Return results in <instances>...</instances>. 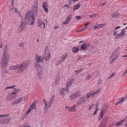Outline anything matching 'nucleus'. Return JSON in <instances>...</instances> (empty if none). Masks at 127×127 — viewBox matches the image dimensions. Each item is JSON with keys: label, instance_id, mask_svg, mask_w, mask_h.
I'll return each instance as SVG.
<instances>
[{"label": "nucleus", "instance_id": "obj_1", "mask_svg": "<svg viewBox=\"0 0 127 127\" xmlns=\"http://www.w3.org/2000/svg\"><path fill=\"white\" fill-rule=\"evenodd\" d=\"M18 70L17 71L18 73L23 72L26 70V68L29 66V62L27 61H25L20 64H18Z\"/></svg>", "mask_w": 127, "mask_h": 127}, {"label": "nucleus", "instance_id": "obj_2", "mask_svg": "<svg viewBox=\"0 0 127 127\" xmlns=\"http://www.w3.org/2000/svg\"><path fill=\"white\" fill-rule=\"evenodd\" d=\"M25 19H26L29 23L30 25H33L34 22V18L33 16H32L30 12H28L26 14Z\"/></svg>", "mask_w": 127, "mask_h": 127}, {"label": "nucleus", "instance_id": "obj_3", "mask_svg": "<svg viewBox=\"0 0 127 127\" xmlns=\"http://www.w3.org/2000/svg\"><path fill=\"white\" fill-rule=\"evenodd\" d=\"M119 56V53L117 51H113L112 54V55L110 57L111 59L110 64H111L112 62L115 59H117Z\"/></svg>", "mask_w": 127, "mask_h": 127}, {"label": "nucleus", "instance_id": "obj_4", "mask_svg": "<svg viewBox=\"0 0 127 127\" xmlns=\"http://www.w3.org/2000/svg\"><path fill=\"white\" fill-rule=\"evenodd\" d=\"M35 57L36 61L37 63H42L44 61L43 57L40 56H38L37 54L35 56Z\"/></svg>", "mask_w": 127, "mask_h": 127}, {"label": "nucleus", "instance_id": "obj_5", "mask_svg": "<svg viewBox=\"0 0 127 127\" xmlns=\"http://www.w3.org/2000/svg\"><path fill=\"white\" fill-rule=\"evenodd\" d=\"M9 58L10 56L7 53H4L3 54L1 60L8 61L9 60Z\"/></svg>", "mask_w": 127, "mask_h": 127}, {"label": "nucleus", "instance_id": "obj_6", "mask_svg": "<svg viewBox=\"0 0 127 127\" xmlns=\"http://www.w3.org/2000/svg\"><path fill=\"white\" fill-rule=\"evenodd\" d=\"M86 101V99L84 97L76 101V104L77 105L83 104Z\"/></svg>", "mask_w": 127, "mask_h": 127}, {"label": "nucleus", "instance_id": "obj_7", "mask_svg": "<svg viewBox=\"0 0 127 127\" xmlns=\"http://www.w3.org/2000/svg\"><path fill=\"white\" fill-rule=\"evenodd\" d=\"M37 22L39 27L42 28H45V23L42 21L41 20L38 19Z\"/></svg>", "mask_w": 127, "mask_h": 127}, {"label": "nucleus", "instance_id": "obj_8", "mask_svg": "<svg viewBox=\"0 0 127 127\" xmlns=\"http://www.w3.org/2000/svg\"><path fill=\"white\" fill-rule=\"evenodd\" d=\"M67 54H65L64 55H63L62 57L61 58L59 61V63L57 64H60L62 62H64V61L66 58H67Z\"/></svg>", "mask_w": 127, "mask_h": 127}, {"label": "nucleus", "instance_id": "obj_9", "mask_svg": "<svg viewBox=\"0 0 127 127\" xmlns=\"http://www.w3.org/2000/svg\"><path fill=\"white\" fill-rule=\"evenodd\" d=\"M8 61L1 60V67L2 68H5L7 65Z\"/></svg>", "mask_w": 127, "mask_h": 127}, {"label": "nucleus", "instance_id": "obj_10", "mask_svg": "<svg viewBox=\"0 0 127 127\" xmlns=\"http://www.w3.org/2000/svg\"><path fill=\"white\" fill-rule=\"evenodd\" d=\"M80 94L79 93H76L73 94L70 97L71 99H73L79 96Z\"/></svg>", "mask_w": 127, "mask_h": 127}, {"label": "nucleus", "instance_id": "obj_11", "mask_svg": "<svg viewBox=\"0 0 127 127\" xmlns=\"http://www.w3.org/2000/svg\"><path fill=\"white\" fill-rule=\"evenodd\" d=\"M74 80L73 79H71L69 80L66 85V87L67 89L69 87H70L73 84Z\"/></svg>", "mask_w": 127, "mask_h": 127}, {"label": "nucleus", "instance_id": "obj_12", "mask_svg": "<svg viewBox=\"0 0 127 127\" xmlns=\"http://www.w3.org/2000/svg\"><path fill=\"white\" fill-rule=\"evenodd\" d=\"M17 94H15V93H13L12 92L11 94V95L9 96L6 98V99L8 100V101L10 100L13 98H15L16 97Z\"/></svg>", "mask_w": 127, "mask_h": 127}, {"label": "nucleus", "instance_id": "obj_13", "mask_svg": "<svg viewBox=\"0 0 127 127\" xmlns=\"http://www.w3.org/2000/svg\"><path fill=\"white\" fill-rule=\"evenodd\" d=\"M68 92V90L67 88L65 89L62 88L61 89L60 93L62 95H63L66 94Z\"/></svg>", "mask_w": 127, "mask_h": 127}, {"label": "nucleus", "instance_id": "obj_14", "mask_svg": "<svg viewBox=\"0 0 127 127\" xmlns=\"http://www.w3.org/2000/svg\"><path fill=\"white\" fill-rule=\"evenodd\" d=\"M25 99L24 97H23L19 99L16 100L13 103V104H15L23 101Z\"/></svg>", "mask_w": 127, "mask_h": 127}, {"label": "nucleus", "instance_id": "obj_15", "mask_svg": "<svg viewBox=\"0 0 127 127\" xmlns=\"http://www.w3.org/2000/svg\"><path fill=\"white\" fill-rule=\"evenodd\" d=\"M90 44H87L86 43L83 44L81 46V49L82 50H85L87 48L88 46H90Z\"/></svg>", "mask_w": 127, "mask_h": 127}, {"label": "nucleus", "instance_id": "obj_16", "mask_svg": "<svg viewBox=\"0 0 127 127\" xmlns=\"http://www.w3.org/2000/svg\"><path fill=\"white\" fill-rule=\"evenodd\" d=\"M37 2L34 3L33 8V11L35 13H37L38 11V9L37 8Z\"/></svg>", "mask_w": 127, "mask_h": 127}, {"label": "nucleus", "instance_id": "obj_17", "mask_svg": "<svg viewBox=\"0 0 127 127\" xmlns=\"http://www.w3.org/2000/svg\"><path fill=\"white\" fill-rule=\"evenodd\" d=\"M125 98H122L119 99L117 102L115 104V105L120 104H121L122 103L125 101Z\"/></svg>", "mask_w": 127, "mask_h": 127}, {"label": "nucleus", "instance_id": "obj_18", "mask_svg": "<svg viewBox=\"0 0 127 127\" xmlns=\"http://www.w3.org/2000/svg\"><path fill=\"white\" fill-rule=\"evenodd\" d=\"M93 94V92H91L88 93L86 95L87 98H89L93 97L94 96Z\"/></svg>", "mask_w": 127, "mask_h": 127}, {"label": "nucleus", "instance_id": "obj_19", "mask_svg": "<svg viewBox=\"0 0 127 127\" xmlns=\"http://www.w3.org/2000/svg\"><path fill=\"white\" fill-rule=\"evenodd\" d=\"M126 31L125 29L122 30L121 31V33L119 34V35L121 36V37L124 36L125 34Z\"/></svg>", "mask_w": 127, "mask_h": 127}, {"label": "nucleus", "instance_id": "obj_20", "mask_svg": "<svg viewBox=\"0 0 127 127\" xmlns=\"http://www.w3.org/2000/svg\"><path fill=\"white\" fill-rule=\"evenodd\" d=\"M72 18L71 16V15H70L67 18L65 22L63 23L64 24H67L70 21Z\"/></svg>", "mask_w": 127, "mask_h": 127}, {"label": "nucleus", "instance_id": "obj_21", "mask_svg": "<svg viewBox=\"0 0 127 127\" xmlns=\"http://www.w3.org/2000/svg\"><path fill=\"white\" fill-rule=\"evenodd\" d=\"M104 113L103 110H101V111L100 113V115L99 116L98 119L99 120H100L101 118H102L103 116H104Z\"/></svg>", "mask_w": 127, "mask_h": 127}, {"label": "nucleus", "instance_id": "obj_22", "mask_svg": "<svg viewBox=\"0 0 127 127\" xmlns=\"http://www.w3.org/2000/svg\"><path fill=\"white\" fill-rule=\"evenodd\" d=\"M18 64L11 66L10 67V69L11 70H14L17 69L18 68Z\"/></svg>", "mask_w": 127, "mask_h": 127}, {"label": "nucleus", "instance_id": "obj_23", "mask_svg": "<svg viewBox=\"0 0 127 127\" xmlns=\"http://www.w3.org/2000/svg\"><path fill=\"white\" fill-rule=\"evenodd\" d=\"M9 120L7 119L4 120L3 119H0V121H1V123L4 124H6L8 123L9 121Z\"/></svg>", "mask_w": 127, "mask_h": 127}, {"label": "nucleus", "instance_id": "obj_24", "mask_svg": "<svg viewBox=\"0 0 127 127\" xmlns=\"http://www.w3.org/2000/svg\"><path fill=\"white\" fill-rule=\"evenodd\" d=\"M25 24L24 23L22 24L19 27V29L22 31H23L25 28Z\"/></svg>", "mask_w": 127, "mask_h": 127}, {"label": "nucleus", "instance_id": "obj_25", "mask_svg": "<svg viewBox=\"0 0 127 127\" xmlns=\"http://www.w3.org/2000/svg\"><path fill=\"white\" fill-rule=\"evenodd\" d=\"M80 5L79 4H76L73 7V10H74L78 9L80 7Z\"/></svg>", "mask_w": 127, "mask_h": 127}, {"label": "nucleus", "instance_id": "obj_26", "mask_svg": "<svg viewBox=\"0 0 127 127\" xmlns=\"http://www.w3.org/2000/svg\"><path fill=\"white\" fill-rule=\"evenodd\" d=\"M76 105H74L70 107L71 109V112H74L76 110Z\"/></svg>", "mask_w": 127, "mask_h": 127}, {"label": "nucleus", "instance_id": "obj_27", "mask_svg": "<svg viewBox=\"0 0 127 127\" xmlns=\"http://www.w3.org/2000/svg\"><path fill=\"white\" fill-rule=\"evenodd\" d=\"M79 50L78 48L74 47L72 48V51L74 53H76Z\"/></svg>", "mask_w": 127, "mask_h": 127}, {"label": "nucleus", "instance_id": "obj_28", "mask_svg": "<svg viewBox=\"0 0 127 127\" xmlns=\"http://www.w3.org/2000/svg\"><path fill=\"white\" fill-rule=\"evenodd\" d=\"M38 73L37 75L40 78H42V71H40L39 72L38 71Z\"/></svg>", "mask_w": 127, "mask_h": 127}, {"label": "nucleus", "instance_id": "obj_29", "mask_svg": "<svg viewBox=\"0 0 127 127\" xmlns=\"http://www.w3.org/2000/svg\"><path fill=\"white\" fill-rule=\"evenodd\" d=\"M54 99V98L53 97H52L50 98V100L49 102V105L50 106H51V105Z\"/></svg>", "mask_w": 127, "mask_h": 127}, {"label": "nucleus", "instance_id": "obj_30", "mask_svg": "<svg viewBox=\"0 0 127 127\" xmlns=\"http://www.w3.org/2000/svg\"><path fill=\"white\" fill-rule=\"evenodd\" d=\"M83 70V69L82 68H81L80 69L75 70V71L76 72V74H78L81 72Z\"/></svg>", "mask_w": 127, "mask_h": 127}, {"label": "nucleus", "instance_id": "obj_31", "mask_svg": "<svg viewBox=\"0 0 127 127\" xmlns=\"http://www.w3.org/2000/svg\"><path fill=\"white\" fill-rule=\"evenodd\" d=\"M35 102H33L31 105V106L32 108L33 109H35Z\"/></svg>", "mask_w": 127, "mask_h": 127}, {"label": "nucleus", "instance_id": "obj_32", "mask_svg": "<svg viewBox=\"0 0 127 127\" xmlns=\"http://www.w3.org/2000/svg\"><path fill=\"white\" fill-rule=\"evenodd\" d=\"M123 122V121H121L120 122H118V123H116L115 125H117L118 126H119L121 125L122 122Z\"/></svg>", "mask_w": 127, "mask_h": 127}, {"label": "nucleus", "instance_id": "obj_33", "mask_svg": "<svg viewBox=\"0 0 127 127\" xmlns=\"http://www.w3.org/2000/svg\"><path fill=\"white\" fill-rule=\"evenodd\" d=\"M40 67V65L38 63H35L34 65V67L35 68L39 67Z\"/></svg>", "mask_w": 127, "mask_h": 127}, {"label": "nucleus", "instance_id": "obj_34", "mask_svg": "<svg viewBox=\"0 0 127 127\" xmlns=\"http://www.w3.org/2000/svg\"><path fill=\"white\" fill-rule=\"evenodd\" d=\"M20 91V90L18 89H16L13 92V93H15V94H17V93L19 92Z\"/></svg>", "mask_w": 127, "mask_h": 127}, {"label": "nucleus", "instance_id": "obj_35", "mask_svg": "<svg viewBox=\"0 0 127 127\" xmlns=\"http://www.w3.org/2000/svg\"><path fill=\"white\" fill-rule=\"evenodd\" d=\"M8 115L7 114H5L4 115H0V118H5L7 116H8Z\"/></svg>", "mask_w": 127, "mask_h": 127}, {"label": "nucleus", "instance_id": "obj_36", "mask_svg": "<svg viewBox=\"0 0 127 127\" xmlns=\"http://www.w3.org/2000/svg\"><path fill=\"white\" fill-rule=\"evenodd\" d=\"M51 106H50L49 105H47V104H45V107L44 108V109H48Z\"/></svg>", "mask_w": 127, "mask_h": 127}, {"label": "nucleus", "instance_id": "obj_37", "mask_svg": "<svg viewBox=\"0 0 127 127\" xmlns=\"http://www.w3.org/2000/svg\"><path fill=\"white\" fill-rule=\"evenodd\" d=\"M111 16L113 17H115L117 16V13H113L111 15Z\"/></svg>", "mask_w": 127, "mask_h": 127}, {"label": "nucleus", "instance_id": "obj_38", "mask_svg": "<svg viewBox=\"0 0 127 127\" xmlns=\"http://www.w3.org/2000/svg\"><path fill=\"white\" fill-rule=\"evenodd\" d=\"M15 87V86H10L9 87H7L6 88V89H12Z\"/></svg>", "mask_w": 127, "mask_h": 127}, {"label": "nucleus", "instance_id": "obj_39", "mask_svg": "<svg viewBox=\"0 0 127 127\" xmlns=\"http://www.w3.org/2000/svg\"><path fill=\"white\" fill-rule=\"evenodd\" d=\"M65 108H67L69 111L71 112V110L70 107L66 106Z\"/></svg>", "mask_w": 127, "mask_h": 127}, {"label": "nucleus", "instance_id": "obj_40", "mask_svg": "<svg viewBox=\"0 0 127 127\" xmlns=\"http://www.w3.org/2000/svg\"><path fill=\"white\" fill-rule=\"evenodd\" d=\"M99 92V90H98L96 91L95 92H93V94H94V95H95L96 94H97V93H98Z\"/></svg>", "mask_w": 127, "mask_h": 127}, {"label": "nucleus", "instance_id": "obj_41", "mask_svg": "<svg viewBox=\"0 0 127 127\" xmlns=\"http://www.w3.org/2000/svg\"><path fill=\"white\" fill-rule=\"evenodd\" d=\"M90 17L91 18H94L96 16V15L95 14H94L90 16Z\"/></svg>", "mask_w": 127, "mask_h": 127}, {"label": "nucleus", "instance_id": "obj_42", "mask_svg": "<svg viewBox=\"0 0 127 127\" xmlns=\"http://www.w3.org/2000/svg\"><path fill=\"white\" fill-rule=\"evenodd\" d=\"M43 8L47 7V5L45 3H44L43 4Z\"/></svg>", "mask_w": 127, "mask_h": 127}, {"label": "nucleus", "instance_id": "obj_43", "mask_svg": "<svg viewBox=\"0 0 127 127\" xmlns=\"http://www.w3.org/2000/svg\"><path fill=\"white\" fill-rule=\"evenodd\" d=\"M43 9L45 12L47 13L48 12V9L47 7L44 8Z\"/></svg>", "mask_w": 127, "mask_h": 127}, {"label": "nucleus", "instance_id": "obj_44", "mask_svg": "<svg viewBox=\"0 0 127 127\" xmlns=\"http://www.w3.org/2000/svg\"><path fill=\"white\" fill-rule=\"evenodd\" d=\"M107 121L108 120L107 119H106L105 120H104L103 122V123L105 125L107 124Z\"/></svg>", "mask_w": 127, "mask_h": 127}, {"label": "nucleus", "instance_id": "obj_45", "mask_svg": "<svg viewBox=\"0 0 127 127\" xmlns=\"http://www.w3.org/2000/svg\"><path fill=\"white\" fill-rule=\"evenodd\" d=\"M81 17L80 16H76L75 17V18L78 20H79L81 18Z\"/></svg>", "mask_w": 127, "mask_h": 127}, {"label": "nucleus", "instance_id": "obj_46", "mask_svg": "<svg viewBox=\"0 0 127 127\" xmlns=\"http://www.w3.org/2000/svg\"><path fill=\"white\" fill-rule=\"evenodd\" d=\"M97 26H98L97 27V28H98V29L102 28L103 27V26L102 25H98Z\"/></svg>", "mask_w": 127, "mask_h": 127}, {"label": "nucleus", "instance_id": "obj_47", "mask_svg": "<svg viewBox=\"0 0 127 127\" xmlns=\"http://www.w3.org/2000/svg\"><path fill=\"white\" fill-rule=\"evenodd\" d=\"M19 46L20 47H23L24 46V44L23 43H21L19 44Z\"/></svg>", "mask_w": 127, "mask_h": 127}, {"label": "nucleus", "instance_id": "obj_48", "mask_svg": "<svg viewBox=\"0 0 127 127\" xmlns=\"http://www.w3.org/2000/svg\"><path fill=\"white\" fill-rule=\"evenodd\" d=\"M14 10L15 11V12L16 13H18V14H19V13L18 12V9L16 8H14Z\"/></svg>", "mask_w": 127, "mask_h": 127}, {"label": "nucleus", "instance_id": "obj_49", "mask_svg": "<svg viewBox=\"0 0 127 127\" xmlns=\"http://www.w3.org/2000/svg\"><path fill=\"white\" fill-rule=\"evenodd\" d=\"M32 108H30L28 111L27 114L29 113L32 110Z\"/></svg>", "mask_w": 127, "mask_h": 127}, {"label": "nucleus", "instance_id": "obj_50", "mask_svg": "<svg viewBox=\"0 0 127 127\" xmlns=\"http://www.w3.org/2000/svg\"><path fill=\"white\" fill-rule=\"evenodd\" d=\"M121 36H120L119 35V34L116 35L115 38H119V37H121Z\"/></svg>", "mask_w": 127, "mask_h": 127}, {"label": "nucleus", "instance_id": "obj_51", "mask_svg": "<svg viewBox=\"0 0 127 127\" xmlns=\"http://www.w3.org/2000/svg\"><path fill=\"white\" fill-rule=\"evenodd\" d=\"M87 27H84V28H82V29H81V30L80 31H82L84 30H85L86 29H87Z\"/></svg>", "mask_w": 127, "mask_h": 127}, {"label": "nucleus", "instance_id": "obj_52", "mask_svg": "<svg viewBox=\"0 0 127 127\" xmlns=\"http://www.w3.org/2000/svg\"><path fill=\"white\" fill-rule=\"evenodd\" d=\"M120 28V26H118L117 27H116L115 28V29L116 30H117L118 29H119Z\"/></svg>", "mask_w": 127, "mask_h": 127}, {"label": "nucleus", "instance_id": "obj_53", "mask_svg": "<svg viewBox=\"0 0 127 127\" xmlns=\"http://www.w3.org/2000/svg\"><path fill=\"white\" fill-rule=\"evenodd\" d=\"M98 26L94 27L93 28L94 29H98V28H97V27H98Z\"/></svg>", "mask_w": 127, "mask_h": 127}, {"label": "nucleus", "instance_id": "obj_54", "mask_svg": "<svg viewBox=\"0 0 127 127\" xmlns=\"http://www.w3.org/2000/svg\"><path fill=\"white\" fill-rule=\"evenodd\" d=\"M97 111H98V110H96L95 111V112H94V113L93 114V115H95L97 112Z\"/></svg>", "mask_w": 127, "mask_h": 127}, {"label": "nucleus", "instance_id": "obj_55", "mask_svg": "<svg viewBox=\"0 0 127 127\" xmlns=\"http://www.w3.org/2000/svg\"><path fill=\"white\" fill-rule=\"evenodd\" d=\"M91 78V76H88L87 77V80H89V79Z\"/></svg>", "mask_w": 127, "mask_h": 127}, {"label": "nucleus", "instance_id": "obj_56", "mask_svg": "<svg viewBox=\"0 0 127 127\" xmlns=\"http://www.w3.org/2000/svg\"><path fill=\"white\" fill-rule=\"evenodd\" d=\"M98 105L97 104L96 105V110H98Z\"/></svg>", "mask_w": 127, "mask_h": 127}, {"label": "nucleus", "instance_id": "obj_57", "mask_svg": "<svg viewBox=\"0 0 127 127\" xmlns=\"http://www.w3.org/2000/svg\"><path fill=\"white\" fill-rule=\"evenodd\" d=\"M46 48H45V49H44V50L46 52L47 51V49L48 48V47H47V46H46Z\"/></svg>", "mask_w": 127, "mask_h": 127}, {"label": "nucleus", "instance_id": "obj_58", "mask_svg": "<svg viewBox=\"0 0 127 127\" xmlns=\"http://www.w3.org/2000/svg\"><path fill=\"white\" fill-rule=\"evenodd\" d=\"M59 27V26H55V29H58Z\"/></svg>", "mask_w": 127, "mask_h": 127}, {"label": "nucleus", "instance_id": "obj_59", "mask_svg": "<svg viewBox=\"0 0 127 127\" xmlns=\"http://www.w3.org/2000/svg\"><path fill=\"white\" fill-rule=\"evenodd\" d=\"M111 77H112L113 76V75H115V73H112L111 74Z\"/></svg>", "mask_w": 127, "mask_h": 127}, {"label": "nucleus", "instance_id": "obj_60", "mask_svg": "<svg viewBox=\"0 0 127 127\" xmlns=\"http://www.w3.org/2000/svg\"><path fill=\"white\" fill-rule=\"evenodd\" d=\"M83 42H84V41L82 40V41H80L79 42V44H80L81 43Z\"/></svg>", "mask_w": 127, "mask_h": 127}, {"label": "nucleus", "instance_id": "obj_61", "mask_svg": "<svg viewBox=\"0 0 127 127\" xmlns=\"http://www.w3.org/2000/svg\"><path fill=\"white\" fill-rule=\"evenodd\" d=\"M88 23H87V24H86L85 25V27H87V26L88 25Z\"/></svg>", "mask_w": 127, "mask_h": 127}, {"label": "nucleus", "instance_id": "obj_62", "mask_svg": "<svg viewBox=\"0 0 127 127\" xmlns=\"http://www.w3.org/2000/svg\"><path fill=\"white\" fill-rule=\"evenodd\" d=\"M126 73H123V74H126L127 73V69L126 70Z\"/></svg>", "mask_w": 127, "mask_h": 127}, {"label": "nucleus", "instance_id": "obj_63", "mask_svg": "<svg viewBox=\"0 0 127 127\" xmlns=\"http://www.w3.org/2000/svg\"><path fill=\"white\" fill-rule=\"evenodd\" d=\"M106 3H103V4H102V6H103V5H105L106 4Z\"/></svg>", "mask_w": 127, "mask_h": 127}, {"label": "nucleus", "instance_id": "obj_64", "mask_svg": "<svg viewBox=\"0 0 127 127\" xmlns=\"http://www.w3.org/2000/svg\"><path fill=\"white\" fill-rule=\"evenodd\" d=\"M81 30V29L79 30L78 31H77V32H81V31H80Z\"/></svg>", "mask_w": 127, "mask_h": 127}]
</instances>
